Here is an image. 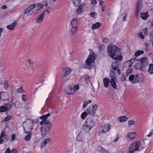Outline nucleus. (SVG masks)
I'll return each instance as SVG.
<instances>
[{
	"instance_id": "f257e3e1",
	"label": "nucleus",
	"mask_w": 153,
	"mask_h": 153,
	"mask_svg": "<svg viewBox=\"0 0 153 153\" xmlns=\"http://www.w3.org/2000/svg\"><path fill=\"white\" fill-rule=\"evenodd\" d=\"M120 49L115 45L110 44L108 47L107 53L108 55L112 58L118 61H121L123 57L120 54Z\"/></svg>"
},
{
	"instance_id": "f03ea898",
	"label": "nucleus",
	"mask_w": 153,
	"mask_h": 153,
	"mask_svg": "<svg viewBox=\"0 0 153 153\" xmlns=\"http://www.w3.org/2000/svg\"><path fill=\"white\" fill-rule=\"evenodd\" d=\"M112 69L110 71V76L111 78L110 79V83L111 86L114 88L117 89V85L116 80L117 78L115 74V71H116V73L119 75L121 74L120 70L119 68V64L116 62H112L111 64Z\"/></svg>"
},
{
	"instance_id": "7ed1b4c3",
	"label": "nucleus",
	"mask_w": 153,
	"mask_h": 153,
	"mask_svg": "<svg viewBox=\"0 0 153 153\" xmlns=\"http://www.w3.org/2000/svg\"><path fill=\"white\" fill-rule=\"evenodd\" d=\"M33 124V121L30 120H27L23 123L22 127L25 133H28L32 131Z\"/></svg>"
},
{
	"instance_id": "20e7f679",
	"label": "nucleus",
	"mask_w": 153,
	"mask_h": 153,
	"mask_svg": "<svg viewBox=\"0 0 153 153\" xmlns=\"http://www.w3.org/2000/svg\"><path fill=\"white\" fill-rule=\"evenodd\" d=\"M144 78L143 75L141 74L136 75L131 74L129 77V80L132 83L139 82L142 81Z\"/></svg>"
},
{
	"instance_id": "39448f33",
	"label": "nucleus",
	"mask_w": 153,
	"mask_h": 153,
	"mask_svg": "<svg viewBox=\"0 0 153 153\" xmlns=\"http://www.w3.org/2000/svg\"><path fill=\"white\" fill-rule=\"evenodd\" d=\"M141 144L139 141L133 142L129 146L128 148L129 153H134L135 151L139 150Z\"/></svg>"
},
{
	"instance_id": "423d86ee",
	"label": "nucleus",
	"mask_w": 153,
	"mask_h": 153,
	"mask_svg": "<svg viewBox=\"0 0 153 153\" xmlns=\"http://www.w3.org/2000/svg\"><path fill=\"white\" fill-rule=\"evenodd\" d=\"M52 126V124L50 122L45 124L43 125L40 128V131L41 132L42 136L45 137L47 132H49L51 130V128Z\"/></svg>"
},
{
	"instance_id": "0eeeda50",
	"label": "nucleus",
	"mask_w": 153,
	"mask_h": 153,
	"mask_svg": "<svg viewBox=\"0 0 153 153\" xmlns=\"http://www.w3.org/2000/svg\"><path fill=\"white\" fill-rule=\"evenodd\" d=\"M95 59V56L93 54L89 55L85 61L86 63L83 66V68L86 69H90L91 68V64Z\"/></svg>"
},
{
	"instance_id": "6e6552de",
	"label": "nucleus",
	"mask_w": 153,
	"mask_h": 153,
	"mask_svg": "<svg viewBox=\"0 0 153 153\" xmlns=\"http://www.w3.org/2000/svg\"><path fill=\"white\" fill-rule=\"evenodd\" d=\"M111 128V125L109 123H106L102 126L99 129L98 133V135L105 134L108 132Z\"/></svg>"
},
{
	"instance_id": "1a4fd4ad",
	"label": "nucleus",
	"mask_w": 153,
	"mask_h": 153,
	"mask_svg": "<svg viewBox=\"0 0 153 153\" xmlns=\"http://www.w3.org/2000/svg\"><path fill=\"white\" fill-rule=\"evenodd\" d=\"M98 108V106L97 105H93L91 108L88 109L87 111L88 114L93 117H96L97 114L96 113V111Z\"/></svg>"
},
{
	"instance_id": "9d476101",
	"label": "nucleus",
	"mask_w": 153,
	"mask_h": 153,
	"mask_svg": "<svg viewBox=\"0 0 153 153\" xmlns=\"http://www.w3.org/2000/svg\"><path fill=\"white\" fill-rule=\"evenodd\" d=\"M135 61V58L131 59L129 60H128L126 62V66L127 67H128V69L127 72L126 74L128 75L131 74L132 71V69L130 68H131L133 65V63Z\"/></svg>"
},
{
	"instance_id": "9b49d317",
	"label": "nucleus",
	"mask_w": 153,
	"mask_h": 153,
	"mask_svg": "<svg viewBox=\"0 0 153 153\" xmlns=\"http://www.w3.org/2000/svg\"><path fill=\"white\" fill-rule=\"evenodd\" d=\"M72 71V69L68 67L63 68L62 70V76L65 77L69 75Z\"/></svg>"
},
{
	"instance_id": "f8f14e48",
	"label": "nucleus",
	"mask_w": 153,
	"mask_h": 153,
	"mask_svg": "<svg viewBox=\"0 0 153 153\" xmlns=\"http://www.w3.org/2000/svg\"><path fill=\"white\" fill-rule=\"evenodd\" d=\"M88 126L92 128L95 125V122L94 119L91 118H88L85 122Z\"/></svg>"
},
{
	"instance_id": "ddd939ff",
	"label": "nucleus",
	"mask_w": 153,
	"mask_h": 153,
	"mask_svg": "<svg viewBox=\"0 0 153 153\" xmlns=\"http://www.w3.org/2000/svg\"><path fill=\"white\" fill-rule=\"evenodd\" d=\"M136 60L140 62L143 66H146L148 65L149 60L146 57H142L140 59H137Z\"/></svg>"
},
{
	"instance_id": "4468645a",
	"label": "nucleus",
	"mask_w": 153,
	"mask_h": 153,
	"mask_svg": "<svg viewBox=\"0 0 153 153\" xmlns=\"http://www.w3.org/2000/svg\"><path fill=\"white\" fill-rule=\"evenodd\" d=\"M45 14V11H44L40 15L38 16L36 19V22L39 24L41 23L44 19V15Z\"/></svg>"
},
{
	"instance_id": "2eb2a0df",
	"label": "nucleus",
	"mask_w": 153,
	"mask_h": 153,
	"mask_svg": "<svg viewBox=\"0 0 153 153\" xmlns=\"http://www.w3.org/2000/svg\"><path fill=\"white\" fill-rule=\"evenodd\" d=\"M90 80L88 76L85 75V76H82L79 80V82L82 85H85L86 82H88Z\"/></svg>"
},
{
	"instance_id": "dca6fc26",
	"label": "nucleus",
	"mask_w": 153,
	"mask_h": 153,
	"mask_svg": "<svg viewBox=\"0 0 153 153\" xmlns=\"http://www.w3.org/2000/svg\"><path fill=\"white\" fill-rule=\"evenodd\" d=\"M136 134L135 132H129L127 134L126 138L128 141H130L132 139L135 138V136Z\"/></svg>"
},
{
	"instance_id": "f3484780",
	"label": "nucleus",
	"mask_w": 153,
	"mask_h": 153,
	"mask_svg": "<svg viewBox=\"0 0 153 153\" xmlns=\"http://www.w3.org/2000/svg\"><path fill=\"white\" fill-rule=\"evenodd\" d=\"M65 90L68 94L73 95L75 93L73 88L70 86H67L65 88Z\"/></svg>"
},
{
	"instance_id": "a211bd4d",
	"label": "nucleus",
	"mask_w": 153,
	"mask_h": 153,
	"mask_svg": "<svg viewBox=\"0 0 153 153\" xmlns=\"http://www.w3.org/2000/svg\"><path fill=\"white\" fill-rule=\"evenodd\" d=\"M32 5L34 7V10H36L34 14L37 13H38V11L42 9L43 7V6L42 5H41L39 3L34 4H32Z\"/></svg>"
},
{
	"instance_id": "6ab92c4d",
	"label": "nucleus",
	"mask_w": 153,
	"mask_h": 153,
	"mask_svg": "<svg viewBox=\"0 0 153 153\" xmlns=\"http://www.w3.org/2000/svg\"><path fill=\"white\" fill-rule=\"evenodd\" d=\"M84 135L83 133L80 132L76 137V140L77 141L83 142L85 139Z\"/></svg>"
},
{
	"instance_id": "aec40b11",
	"label": "nucleus",
	"mask_w": 153,
	"mask_h": 153,
	"mask_svg": "<svg viewBox=\"0 0 153 153\" xmlns=\"http://www.w3.org/2000/svg\"><path fill=\"white\" fill-rule=\"evenodd\" d=\"M85 5V4L84 3L81 4L79 7L77 8L76 10V13L77 14H79V13L83 11V10L82 7Z\"/></svg>"
},
{
	"instance_id": "412c9836",
	"label": "nucleus",
	"mask_w": 153,
	"mask_h": 153,
	"mask_svg": "<svg viewBox=\"0 0 153 153\" xmlns=\"http://www.w3.org/2000/svg\"><path fill=\"white\" fill-rule=\"evenodd\" d=\"M78 23L77 19L76 18H74L71 22V25L72 27H78Z\"/></svg>"
},
{
	"instance_id": "4be33fe9",
	"label": "nucleus",
	"mask_w": 153,
	"mask_h": 153,
	"mask_svg": "<svg viewBox=\"0 0 153 153\" xmlns=\"http://www.w3.org/2000/svg\"><path fill=\"white\" fill-rule=\"evenodd\" d=\"M91 128V127L88 126L85 123L82 126V130L83 131L86 132H89Z\"/></svg>"
},
{
	"instance_id": "5701e85b",
	"label": "nucleus",
	"mask_w": 153,
	"mask_h": 153,
	"mask_svg": "<svg viewBox=\"0 0 153 153\" xmlns=\"http://www.w3.org/2000/svg\"><path fill=\"white\" fill-rule=\"evenodd\" d=\"M17 22L16 21L13 22L10 25H8L7 26V28L8 30H13L15 27L16 25Z\"/></svg>"
},
{
	"instance_id": "b1692460",
	"label": "nucleus",
	"mask_w": 153,
	"mask_h": 153,
	"mask_svg": "<svg viewBox=\"0 0 153 153\" xmlns=\"http://www.w3.org/2000/svg\"><path fill=\"white\" fill-rule=\"evenodd\" d=\"M51 141V139L50 138H48L45 139L40 145L41 148H42L45 147L46 146L47 143L50 142Z\"/></svg>"
},
{
	"instance_id": "393cba45",
	"label": "nucleus",
	"mask_w": 153,
	"mask_h": 153,
	"mask_svg": "<svg viewBox=\"0 0 153 153\" xmlns=\"http://www.w3.org/2000/svg\"><path fill=\"white\" fill-rule=\"evenodd\" d=\"M118 119L120 123L124 122L128 119V118L126 116H122L118 117Z\"/></svg>"
},
{
	"instance_id": "a878e982",
	"label": "nucleus",
	"mask_w": 153,
	"mask_h": 153,
	"mask_svg": "<svg viewBox=\"0 0 153 153\" xmlns=\"http://www.w3.org/2000/svg\"><path fill=\"white\" fill-rule=\"evenodd\" d=\"M110 79L108 78H105L103 79V82L105 87H108L109 86V82L110 83Z\"/></svg>"
},
{
	"instance_id": "bb28decb",
	"label": "nucleus",
	"mask_w": 153,
	"mask_h": 153,
	"mask_svg": "<svg viewBox=\"0 0 153 153\" xmlns=\"http://www.w3.org/2000/svg\"><path fill=\"white\" fill-rule=\"evenodd\" d=\"M140 16L143 19L146 20L147 19L149 15L147 12L141 13L140 14Z\"/></svg>"
},
{
	"instance_id": "cd10ccee",
	"label": "nucleus",
	"mask_w": 153,
	"mask_h": 153,
	"mask_svg": "<svg viewBox=\"0 0 153 153\" xmlns=\"http://www.w3.org/2000/svg\"><path fill=\"white\" fill-rule=\"evenodd\" d=\"M101 25V24L99 22H97L95 24L92 25L91 28L92 30H94L96 29L99 28Z\"/></svg>"
},
{
	"instance_id": "c85d7f7f",
	"label": "nucleus",
	"mask_w": 153,
	"mask_h": 153,
	"mask_svg": "<svg viewBox=\"0 0 153 153\" xmlns=\"http://www.w3.org/2000/svg\"><path fill=\"white\" fill-rule=\"evenodd\" d=\"M34 7H33V6L32 5H30L25 10L24 12V13L26 14L28 13L32 10L34 9Z\"/></svg>"
},
{
	"instance_id": "c756f323",
	"label": "nucleus",
	"mask_w": 153,
	"mask_h": 153,
	"mask_svg": "<svg viewBox=\"0 0 153 153\" xmlns=\"http://www.w3.org/2000/svg\"><path fill=\"white\" fill-rule=\"evenodd\" d=\"M78 27H72L71 29L70 30V33L72 35H74L77 32Z\"/></svg>"
},
{
	"instance_id": "7c9ffc66",
	"label": "nucleus",
	"mask_w": 153,
	"mask_h": 153,
	"mask_svg": "<svg viewBox=\"0 0 153 153\" xmlns=\"http://www.w3.org/2000/svg\"><path fill=\"white\" fill-rule=\"evenodd\" d=\"M13 117L12 116H8L7 117L4 118L2 120L1 122L2 123H4L6 121L10 120L12 119Z\"/></svg>"
},
{
	"instance_id": "2f4dec72",
	"label": "nucleus",
	"mask_w": 153,
	"mask_h": 153,
	"mask_svg": "<svg viewBox=\"0 0 153 153\" xmlns=\"http://www.w3.org/2000/svg\"><path fill=\"white\" fill-rule=\"evenodd\" d=\"M88 114L87 111H84L82 112L81 114V118L82 120L85 119L87 117Z\"/></svg>"
},
{
	"instance_id": "473e14b6",
	"label": "nucleus",
	"mask_w": 153,
	"mask_h": 153,
	"mask_svg": "<svg viewBox=\"0 0 153 153\" xmlns=\"http://www.w3.org/2000/svg\"><path fill=\"white\" fill-rule=\"evenodd\" d=\"M7 111L10 110L12 107V105L11 104L9 103H4Z\"/></svg>"
},
{
	"instance_id": "72a5a7b5",
	"label": "nucleus",
	"mask_w": 153,
	"mask_h": 153,
	"mask_svg": "<svg viewBox=\"0 0 153 153\" xmlns=\"http://www.w3.org/2000/svg\"><path fill=\"white\" fill-rule=\"evenodd\" d=\"M148 72L151 74H153V64H152L149 65Z\"/></svg>"
},
{
	"instance_id": "f704fd0d",
	"label": "nucleus",
	"mask_w": 153,
	"mask_h": 153,
	"mask_svg": "<svg viewBox=\"0 0 153 153\" xmlns=\"http://www.w3.org/2000/svg\"><path fill=\"white\" fill-rule=\"evenodd\" d=\"M144 51L143 50H138L135 52L134 55L136 57H137L140 55L144 53Z\"/></svg>"
},
{
	"instance_id": "c9c22d12",
	"label": "nucleus",
	"mask_w": 153,
	"mask_h": 153,
	"mask_svg": "<svg viewBox=\"0 0 153 153\" xmlns=\"http://www.w3.org/2000/svg\"><path fill=\"white\" fill-rule=\"evenodd\" d=\"M91 101L90 100L85 101L83 103L82 108H85L88 105V104L91 103Z\"/></svg>"
},
{
	"instance_id": "e433bc0d",
	"label": "nucleus",
	"mask_w": 153,
	"mask_h": 153,
	"mask_svg": "<svg viewBox=\"0 0 153 153\" xmlns=\"http://www.w3.org/2000/svg\"><path fill=\"white\" fill-rule=\"evenodd\" d=\"M14 105L16 108L20 107L21 104L20 102L17 101H16L14 103Z\"/></svg>"
},
{
	"instance_id": "4c0bfd02",
	"label": "nucleus",
	"mask_w": 153,
	"mask_h": 153,
	"mask_svg": "<svg viewBox=\"0 0 153 153\" xmlns=\"http://www.w3.org/2000/svg\"><path fill=\"white\" fill-rule=\"evenodd\" d=\"M7 111L5 106L4 105H1L0 106V112H5Z\"/></svg>"
},
{
	"instance_id": "58836bf2",
	"label": "nucleus",
	"mask_w": 153,
	"mask_h": 153,
	"mask_svg": "<svg viewBox=\"0 0 153 153\" xmlns=\"http://www.w3.org/2000/svg\"><path fill=\"white\" fill-rule=\"evenodd\" d=\"M73 2L74 5L76 6H77L80 4V0H73Z\"/></svg>"
},
{
	"instance_id": "ea45409f",
	"label": "nucleus",
	"mask_w": 153,
	"mask_h": 153,
	"mask_svg": "<svg viewBox=\"0 0 153 153\" xmlns=\"http://www.w3.org/2000/svg\"><path fill=\"white\" fill-rule=\"evenodd\" d=\"M73 88L74 93H75L76 91H77L79 89V86L78 84H76L74 86V87Z\"/></svg>"
},
{
	"instance_id": "a19ab883",
	"label": "nucleus",
	"mask_w": 153,
	"mask_h": 153,
	"mask_svg": "<svg viewBox=\"0 0 153 153\" xmlns=\"http://www.w3.org/2000/svg\"><path fill=\"white\" fill-rule=\"evenodd\" d=\"M31 137V134H29L27 135H26L25 138V140L29 141Z\"/></svg>"
},
{
	"instance_id": "79ce46f5",
	"label": "nucleus",
	"mask_w": 153,
	"mask_h": 153,
	"mask_svg": "<svg viewBox=\"0 0 153 153\" xmlns=\"http://www.w3.org/2000/svg\"><path fill=\"white\" fill-rule=\"evenodd\" d=\"M22 100L24 102H26L28 100V97L26 95H23L21 97Z\"/></svg>"
},
{
	"instance_id": "37998d69",
	"label": "nucleus",
	"mask_w": 153,
	"mask_h": 153,
	"mask_svg": "<svg viewBox=\"0 0 153 153\" xmlns=\"http://www.w3.org/2000/svg\"><path fill=\"white\" fill-rule=\"evenodd\" d=\"M140 8L139 6H138L135 10V15L137 17L139 16V14L140 12Z\"/></svg>"
},
{
	"instance_id": "c03bdc74",
	"label": "nucleus",
	"mask_w": 153,
	"mask_h": 153,
	"mask_svg": "<svg viewBox=\"0 0 153 153\" xmlns=\"http://www.w3.org/2000/svg\"><path fill=\"white\" fill-rule=\"evenodd\" d=\"M5 95V93L3 92H1L0 93V100H5L4 99V96Z\"/></svg>"
},
{
	"instance_id": "a18cd8bd",
	"label": "nucleus",
	"mask_w": 153,
	"mask_h": 153,
	"mask_svg": "<svg viewBox=\"0 0 153 153\" xmlns=\"http://www.w3.org/2000/svg\"><path fill=\"white\" fill-rule=\"evenodd\" d=\"M17 91L18 93H24L25 92V91L23 89H22V87H21L17 89Z\"/></svg>"
},
{
	"instance_id": "49530a36",
	"label": "nucleus",
	"mask_w": 153,
	"mask_h": 153,
	"mask_svg": "<svg viewBox=\"0 0 153 153\" xmlns=\"http://www.w3.org/2000/svg\"><path fill=\"white\" fill-rule=\"evenodd\" d=\"M49 122V120H42L40 122V124L41 125H45V124L48 123Z\"/></svg>"
},
{
	"instance_id": "de8ad7c7",
	"label": "nucleus",
	"mask_w": 153,
	"mask_h": 153,
	"mask_svg": "<svg viewBox=\"0 0 153 153\" xmlns=\"http://www.w3.org/2000/svg\"><path fill=\"white\" fill-rule=\"evenodd\" d=\"M148 28L147 27H146L143 30L142 32L145 35H147L148 33Z\"/></svg>"
},
{
	"instance_id": "09e8293b",
	"label": "nucleus",
	"mask_w": 153,
	"mask_h": 153,
	"mask_svg": "<svg viewBox=\"0 0 153 153\" xmlns=\"http://www.w3.org/2000/svg\"><path fill=\"white\" fill-rule=\"evenodd\" d=\"M3 85L4 86V88L6 90H7L8 89V87H9V85L6 82H4L3 83Z\"/></svg>"
},
{
	"instance_id": "8fccbe9b",
	"label": "nucleus",
	"mask_w": 153,
	"mask_h": 153,
	"mask_svg": "<svg viewBox=\"0 0 153 153\" xmlns=\"http://www.w3.org/2000/svg\"><path fill=\"white\" fill-rule=\"evenodd\" d=\"M16 134L15 133L11 135V141H13L16 139Z\"/></svg>"
},
{
	"instance_id": "3c124183",
	"label": "nucleus",
	"mask_w": 153,
	"mask_h": 153,
	"mask_svg": "<svg viewBox=\"0 0 153 153\" xmlns=\"http://www.w3.org/2000/svg\"><path fill=\"white\" fill-rule=\"evenodd\" d=\"M135 122L134 120H129L128 122V124L130 126L131 125L134 124H135Z\"/></svg>"
},
{
	"instance_id": "603ef678",
	"label": "nucleus",
	"mask_w": 153,
	"mask_h": 153,
	"mask_svg": "<svg viewBox=\"0 0 153 153\" xmlns=\"http://www.w3.org/2000/svg\"><path fill=\"white\" fill-rule=\"evenodd\" d=\"M0 137L3 138V137H7V135H5V133L4 131H2L0 135Z\"/></svg>"
},
{
	"instance_id": "864d4df0",
	"label": "nucleus",
	"mask_w": 153,
	"mask_h": 153,
	"mask_svg": "<svg viewBox=\"0 0 153 153\" xmlns=\"http://www.w3.org/2000/svg\"><path fill=\"white\" fill-rule=\"evenodd\" d=\"M104 49V47L102 45H100L99 46V51L101 52L103 51Z\"/></svg>"
},
{
	"instance_id": "5fc2aeb1",
	"label": "nucleus",
	"mask_w": 153,
	"mask_h": 153,
	"mask_svg": "<svg viewBox=\"0 0 153 153\" xmlns=\"http://www.w3.org/2000/svg\"><path fill=\"white\" fill-rule=\"evenodd\" d=\"M102 150L101 152V153H109L108 151L106 150V149H104L103 148H102Z\"/></svg>"
},
{
	"instance_id": "6e6d98bb",
	"label": "nucleus",
	"mask_w": 153,
	"mask_h": 153,
	"mask_svg": "<svg viewBox=\"0 0 153 153\" xmlns=\"http://www.w3.org/2000/svg\"><path fill=\"white\" fill-rule=\"evenodd\" d=\"M144 35L142 32H140L139 33V36L140 38H144Z\"/></svg>"
},
{
	"instance_id": "4d7b16f0",
	"label": "nucleus",
	"mask_w": 153,
	"mask_h": 153,
	"mask_svg": "<svg viewBox=\"0 0 153 153\" xmlns=\"http://www.w3.org/2000/svg\"><path fill=\"white\" fill-rule=\"evenodd\" d=\"M97 15L96 13L95 12H92L90 13L91 16L94 18H95V15Z\"/></svg>"
},
{
	"instance_id": "13d9d810",
	"label": "nucleus",
	"mask_w": 153,
	"mask_h": 153,
	"mask_svg": "<svg viewBox=\"0 0 153 153\" xmlns=\"http://www.w3.org/2000/svg\"><path fill=\"white\" fill-rule=\"evenodd\" d=\"M40 119H43L44 120H46L47 118L45 115H44L40 117Z\"/></svg>"
},
{
	"instance_id": "bf43d9fd",
	"label": "nucleus",
	"mask_w": 153,
	"mask_h": 153,
	"mask_svg": "<svg viewBox=\"0 0 153 153\" xmlns=\"http://www.w3.org/2000/svg\"><path fill=\"white\" fill-rule=\"evenodd\" d=\"M97 1L96 0H92L91 1V4L93 5H95L97 4Z\"/></svg>"
},
{
	"instance_id": "052dcab7",
	"label": "nucleus",
	"mask_w": 153,
	"mask_h": 153,
	"mask_svg": "<svg viewBox=\"0 0 153 153\" xmlns=\"http://www.w3.org/2000/svg\"><path fill=\"white\" fill-rule=\"evenodd\" d=\"M10 148H8L6 149V151L4 152V153H10Z\"/></svg>"
},
{
	"instance_id": "680f3d73",
	"label": "nucleus",
	"mask_w": 153,
	"mask_h": 153,
	"mask_svg": "<svg viewBox=\"0 0 153 153\" xmlns=\"http://www.w3.org/2000/svg\"><path fill=\"white\" fill-rule=\"evenodd\" d=\"M153 134V130H152L150 132L149 134L148 135V137L151 136Z\"/></svg>"
},
{
	"instance_id": "e2e57ef3",
	"label": "nucleus",
	"mask_w": 153,
	"mask_h": 153,
	"mask_svg": "<svg viewBox=\"0 0 153 153\" xmlns=\"http://www.w3.org/2000/svg\"><path fill=\"white\" fill-rule=\"evenodd\" d=\"M127 13H126L124 16L123 17V21L124 22L126 20V18L127 17Z\"/></svg>"
},
{
	"instance_id": "0e129e2a",
	"label": "nucleus",
	"mask_w": 153,
	"mask_h": 153,
	"mask_svg": "<svg viewBox=\"0 0 153 153\" xmlns=\"http://www.w3.org/2000/svg\"><path fill=\"white\" fill-rule=\"evenodd\" d=\"M4 142L3 138L0 137V144H1Z\"/></svg>"
},
{
	"instance_id": "69168bd1",
	"label": "nucleus",
	"mask_w": 153,
	"mask_h": 153,
	"mask_svg": "<svg viewBox=\"0 0 153 153\" xmlns=\"http://www.w3.org/2000/svg\"><path fill=\"white\" fill-rule=\"evenodd\" d=\"M28 62L29 64L30 65H32L33 64V61L31 59H29L28 60Z\"/></svg>"
},
{
	"instance_id": "338daca9",
	"label": "nucleus",
	"mask_w": 153,
	"mask_h": 153,
	"mask_svg": "<svg viewBox=\"0 0 153 153\" xmlns=\"http://www.w3.org/2000/svg\"><path fill=\"white\" fill-rule=\"evenodd\" d=\"M119 137L118 136H117L114 140V142L117 141Z\"/></svg>"
},
{
	"instance_id": "774afa93",
	"label": "nucleus",
	"mask_w": 153,
	"mask_h": 153,
	"mask_svg": "<svg viewBox=\"0 0 153 153\" xmlns=\"http://www.w3.org/2000/svg\"><path fill=\"white\" fill-rule=\"evenodd\" d=\"M11 153H17V151L16 150L13 149L12 150Z\"/></svg>"
}]
</instances>
